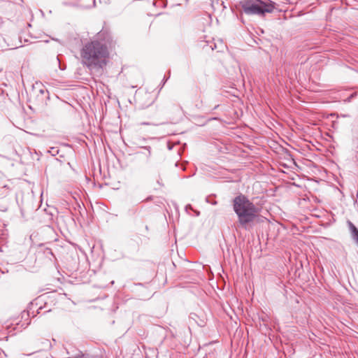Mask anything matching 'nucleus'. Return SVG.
<instances>
[{
    "label": "nucleus",
    "instance_id": "nucleus-1",
    "mask_svg": "<svg viewBox=\"0 0 358 358\" xmlns=\"http://www.w3.org/2000/svg\"><path fill=\"white\" fill-rule=\"evenodd\" d=\"M108 57V47L99 40L85 43L80 50L81 63L90 70L102 69L106 65Z\"/></svg>",
    "mask_w": 358,
    "mask_h": 358
},
{
    "label": "nucleus",
    "instance_id": "nucleus-2",
    "mask_svg": "<svg viewBox=\"0 0 358 358\" xmlns=\"http://www.w3.org/2000/svg\"><path fill=\"white\" fill-rule=\"evenodd\" d=\"M233 209L238 217L239 224L243 227L254 222L259 214V208L243 194L234 199Z\"/></svg>",
    "mask_w": 358,
    "mask_h": 358
},
{
    "label": "nucleus",
    "instance_id": "nucleus-3",
    "mask_svg": "<svg viewBox=\"0 0 358 358\" xmlns=\"http://www.w3.org/2000/svg\"><path fill=\"white\" fill-rule=\"evenodd\" d=\"M240 6L246 15L264 17L274 10L275 3L271 0H243L240 2Z\"/></svg>",
    "mask_w": 358,
    "mask_h": 358
},
{
    "label": "nucleus",
    "instance_id": "nucleus-4",
    "mask_svg": "<svg viewBox=\"0 0 358 358\" xmlns=\"http://www.w3.org/2000/svg\"><path fill=\"white\" fill-rule=\"evenodd\" d=\"M350 230L352 232V237L356 241V242L357 243H358V229L351 222H350Z\"/></svg>",
    "mask_w": 358,
    "mask_h": 358
},
{
    "label": "nucleus",
    "instance_id": "nucleus-5",
    "mask_svg": "<svg viewBox=\"0 0 358 358\" xmlns=\"http://www.w3.org/2000/svg\"><path fill=\"white\" fill-rule=\"evenodd\" d=\"M83 353L80 351L78 350L74 355H71V356L69 357L68 358H83Z\"/></svg>",
    "mask_w": 358,
    "mask_h": 358
},
{
    "label": "nucleus",
    "instance_id": "nucleus-6",
    "mask_svg": "<svg viewBox=\"0 0 358 358\" xmlns=\"http://www.w3.org/2000/svg\"><path fill=\"white\" fill-rule=\"evenodd\" d=\"M141 124H143V125H150L151 124L148 123V122H142Z\"/></svg>",
    "mask_w": 358,
    "mask_h": 358
},
{
    "label": "nucleus",
    "instance_id": "nucleus-7",
    "mask_svg": "<svg viewBox=\"0 0 358 358\" xmlns=\"http://www.w3.org/2000/svg\"><path fill=\"white\" fill-rule=\"evenodd\" d=\"M357 244H358V243H357Z\"/></svg>",
    "mask_w": 358,
    "mask_h": 358
}]
</instances>
